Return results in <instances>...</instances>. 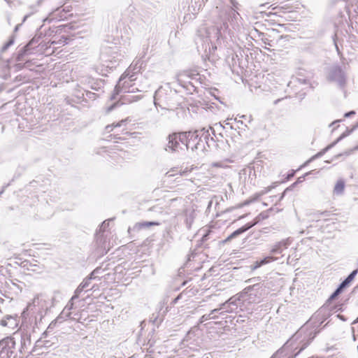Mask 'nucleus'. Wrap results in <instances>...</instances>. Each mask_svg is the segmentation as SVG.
Segmentation results:
<instances>
[{
    "instance_id": "nucleus-39",
    "label": "nucleus",
    "mask_w": 358,
    "mask_h": 358,
    "mask_svg": "<svg viewBox=\"0 0 358 358\" xmlns=\"http://www.w3.org/2000/svg\"><path fill=\"white\" fill-rule=\"evenodd\" d=\"M159 223L156 222H144L140 223L141 227H148L150 226H155V225H159Z\"/></svg>"
},
{
    "instance_id": "nucleus-15",
    "label": "nucleus",
    "mask_w": 358,
    "mask_h": 358,
    "mask_svg": "<svg viewBox=\"0 0 358 358\" xmlns=\"http://www.w3.org/2000/svg\"><path fill=\"white\" fill-rule=\"evenodd\" d=\"M352 131L350 130V131H346L345 132H344L343 134H342L340 137L334 142H333L332 143H331L330 145H329L328 146H327L325 148H324L323 150H322L321 151H320L319 152H317L316 155H313L307 162H310L320 157H322L324 153H326L329 150H330L331 148H332L334 146L336 145V143H338L341 139H343V138L346 137L347 136H348L350 132Z\"/></svg>"
},
{
    "instance_id": "nucleus-1",
    "label": "nucleus",
    "mask_w": 358,
    "mask_h": 358,
    "mask_svg": "<svg viewBox=\"0 0 358 358\" xmlns=\"http://www.w3.org/2000/svg\"><path fill=\"white\" fill-rule=\"evenodd\" d=\"M231 6H224L219 1L213 13L217 15L215 24L209 27H200L195 38L198 52L204 60L215 59V52L222 48L231 38V29L238 30L241 26V17L236 10L239 3L229 0Z\"/></svg>"
},
{
    "instance_id": "nucleus-24",
    "label": "nucleus",
    "mask_w": 358,
    "mask_h": 358,
    "mask_svg": "<svg viewBox=\"0 0 358 358\" xmlns=\"http://www.w3.org/2000/svg\"><path fill=\"white\" fill-rule=\"evenodd\" d=\"M209 129L212 130L213 134H214V130L212 127H209V129L202 128L199 129V134L201 136V138L202 139V141L203 142V146L206 148V145H207L208 147L210 146L209 142L210 141H214V139L213 137H210V134L209 133Z\"/></svg>"
},
{
    "instance_id": "nucleus-9",
    "label": "nucleus",
    "mask_w": 358,
    "mask_h": 358,
    "mask_svg": "<svg viewBox=\"0 0 358 358\" xmlns=\"http://www.w3.org/2000/svg\"><path fill=\"white\" fill-rule=\"evenodd\" d=\"M186 133L187 140L185 141V148L188 150L190 149L192 151L205 150L203 146V142L201 138L199 130L196 129L194 131H185Z\"/></svg>"
},
{
    "instance_id": "nucleus-22",
    "label": "nucleus",
    "mask_w": 358,
    "mask_h": 358,
    "mask_svg": "<svg viewBox=\"0 0 358 358\" xmlns=\"http://www.w3.org/2000/svg\"><path fill=\"white\" fill-rule=\"evenodd\" d=\"M0 325L7 327L9 329H14L17 327V320L16 317L12 315H6L0 320Z\"/></svg>"
},
{
    "instance_id": "nucleus-52",
    "label": "nucleus",
    "mask_w": 358,
    "mask_h": 358,
    "mask_svg": "<svg viewBox=\"0 0 358 358\" xmlns=\"http://www.w3.org/2000/svg\"><path fill=\"white\" fill-rule=\"evenodd\" d=\"M319 214L320 215H323V216H327L329 215V212H327V211L320 212Z\"/></svg>"
},
{
    "instance_id": "nucleus-40",
    "label": "nucleus",
    "mask_w": 358,
    "mask_h": 358,
    "mask_svg": "<svg viewBox=\"0 0 358 358\" xmlns=\"http://www.w3.org/2000/svg\"><path fill=\"white\" fill-rule=\"evenodd\" d=\"M14 41L13 39H10L8 42H6L3 47L1 48V52H5L7 50V49L13 44Z\"/></svg>"
},
{
    "instance_id": "nucleus-41",
    "label": "nucleus",
    "mask_w": 358,
    "mask_h": 358,
    "mask_svg": "<svg viewBox=\"0 0 358 358\" xmlns=\"http://www.w3.org/2000/svg\"><path fill=\"white\" fill-rule=\"evenodd\" d=\"M85 96L87 99L94 100L97 97L96 94L94 92H91L90 91L85 90Z\"/></svg>"
},
{
    "instance_id": "nucleus-26",
    "label": "nucleus",
    "mask_w": 358,
    "mask_h": 358,
    "mask_svg": "<svg viewBox=\"0 0 358 358\" xmlns=\"http://www.w3.org/2000/svg\"><path fill=\"white\" fill-rule=\"evenodd\" d=\"M34 43V41H30L28 44L21 48L17 53V60L22 61L23 57L31 53V45Z\"/></svg>"
},
{
    "instance_id": "nucleus-21",
    "label": "nucleus",
    "mask_w": 358,
    "mask_h": 358,
    "mask_svg": "<svg viewBox=\"0 0 358 358\" xmlns=\"http://www.w3.org/2000/svg\"><path fill=\"white\" fill-rule=\"evenodd\" d=\"M196 216V212L193 207L186 208L184 212L185 222L188 229H190Z\"/></svg>"
},
{
    "instance_id": "nucleus-17",
    "label": "nucleus",
    "mask_w": 358,
    "mask_h": 358,
    "mask_svg": "<svg viewBox=\"0 0 358 358\" xmlns=\"http://www.w3.org/2000/svg\"><path fill=\"white\" fill-rule=\"evenodd\" d=\"M151 22L152 18L149 17L146 19L141 17L138 20L133 22L131 24L137 30V31L141 33L148 29V26Z\"/></svg>"
},
{
    "instance_id": "nucleus-47",
    "label": "nucleus",
    "mask_w": 358,
    "mask_h": 358,
    "mask_svg": "<svg viewBox=\"0 0 358 358\" xmlns=\"http://www.w3.org/2000/svg\"><path fill=\"white\" fill-rule=\"evenodd\" d=\"M174 171H175V170H174V169H173V170H171V171H168V172L166 173V176H167V177H171V176H173L176 175L177 173H172V172H174Z\"/></svg>"
},
{
    "instance_id": "nucleus-57",
    "label": "nucleus",
    "mask_w": 358,
    "mask_h": 358,
    "mask_svg": "<svg viewBox=\"0 0 358 358\" xmlns=\"http://www.w3.org/2000/svg\"><path fill=\"white\" fill-rule=\"evenodd\" d=\"M340 122V120L334 121V122H332L329 126H330V127H331V126H333L334 124H335L336 123H337V122Z\"/></svg>"
},
{
    "instance_id": "nucleus-54",
    "label": "nucleus",
    "mask_w": 358,
    "mask_h": 358,
    "mask_svg": "<svg viewBox=\"0 0 358 358\" xmlns=\"http://www.w3.org/2000/svg\"><path fill=\"white\" fill-rule=\"evenodd\" d=\"M303 179H304V177L299 178L296 183L301 182L302 181H303Z\"/></svg>"
},
{
    "instance_id": "nucleus-64",
    "label": "nucleus",
    "mask_w": 358,
    "mask_h": 358,
    "mask_svg": "<svg viewBox=\"0 0 358 358\" xmlns=\"http://www.w3.org/2000/svg\"><path fill=\"white\" fill-rule=\"evenodd\" d=\"M357 9H358V0H357Z\"/></svg>"
},
{
    "instance_id": "nucleus-43",
    "label": "nucleus",
    "mask_w": 358,
    "mask_h": 358,
    "mask_svg": "<svg viewBox=\"0 0 358 358\" xmlns=\"http://www.w3.org/2000/svg\"><path fill=\"white\" fill-rule=\"evenodd\" d=\"M241 123V124H243V122L241 120L236 121V118L235 119V123L234 124L233 123H227V125H230V128L232 129H236V127H238V124Z\"/></svg>"
},
{
    "instance_id": "nucleus-38",
    "label": "nucleus",
    "mask_w": 358,
    "mask_h": 358,
    "mask_svg": "<svg viewBox=\"0 0 358 358\" xmlns=\"http://www.w3.org/2000/svg\"><path fill=\"white\" fill-rule=\"evenodd\" d=\"M92 279L88 276L80 284L84 289L87 288L91 283Z\"/></svg>"
},
{
    "instance_id": "nucleus-2",
    "label": "nucleus",
    "mask_w": 358,
    "mask_h": 358,
    "mask_svg": "<svg viewBox=\"0 0 358 358\" xmlns=\"http://www.w3.org/2000/svg\"><path fill=\"white\" fill-rule=\"evenodd\" d=\"M316 334V331H307L304 327H301L271 358H294L307 348Z\"/></svg>"
},
{
    "instance_id": "nucleus-27",
    "label": "nucleus",
    "mask_w": 358,
    "mask_h": 358,
    "mask_svg": "<svg viewBox=\"0 0 358 358\" xmlns=\"http://www.w3.org/2000/svg\"><path fill=\"white\" fill-rule=\"evenodd\" d=\"M56 324H57V321H52L50 324L49 326L48 327L47 329L45 331H44L42 334V336L41 337V338L38 341V343H43V345L47 346V344L48 343V341H43V338H45L48 336V334L49 332H51L53 329L56 326Z\"/></svg>"
},
{
    "instance_id": "nucleus-45",
    "label": "nucleus",
    "mask_w": 358,
    "mask_h": 358,
    "mask_svg": "<svg viewBox=\"0 0 358 358\" xmlns=\"http://www.w3.org/2000/svg\"><path fill=\"white\" fill-rule=\"evenodd\" d=\"M220 309H218L217 308H215L213 310H212L210 313H208L209 315H212V316H217V314H220Z\"/></svg>"
},
{
    "instance_id": "nucleus-34",
    "label": "nucleus",
    "mask_w": 358,
    "mask_h": 358,
    "mask_svg": "<svg viewBox=\"0 0 358 358\" xmlns=\"http://www.w3.org/2000/svg\"><path fill=\"white\" fill-rule=\"evenodd\" d=\"M141 99L139 96L125 95L122 97L124 101L133 102L136 101Z\"/></svg>"
},
{
    "instance_id": "nucleus-36",
    "label": "nucleus",
    "mask_w": 358,
    "mask_h": 358,
    "mask_svg": "<svg viewBox=\"0 0 358 358\" xmlns=\"http://www.w3.org/2000/svg\"><path fill=\"white\" fill-rule=\"evenodd\" d=\"M343 287L339 285L337 289L333 292V294L330 296L329 299L332 300L336 299L343 290Z\"/></svg>"
},
{
    "instance_id": "nucleus-6",
    "label": "nucleus",
    "mask_w": 358,
    "mask_h": 358,
    "mask_svg": "<svg viewBox=\"0 0 358 358\" xmlns=\"http://www.w3.org/2000/svg\"><path fill=\"white\" fill-rule=\"evenodd\" d=\"M176 96L177 94L175 92L160 87L155 93V105L156 106L159 105L163 108L172 109L177 106V103L174 101Z\"/></svg>"
},
{
    "instance_id": "nucleus-35",
    "label": "nucleus",
    "mask_w": 358,
    "mask_h": 358,
    "mask_svg": "<svg viewBox=\"0 0 358 358\" xmlns=\"http://www.w3.org/2000/svg\"><path fill=\"white\" fill-rule=\"evenodd\" d=\"M218 316H212L209 314L202 315L199 319V323L201 324L207 320L217 319Z\"/></svg>"
},
{
    "instance_id": "nucleus-11",
    "label": "nucleus",
    "mask_w": 358,
    "mask_h": 358,
    "mask_svg": "<svg viewBox=\"0 0 358 358\" xmlns=\"http://www.w3.org/2000/svg\"><path fill=\"white\" fill-rule=\"evenodd\" d=\"M15 348L14 338L8 336L0 341V358H12Z\"/></svg>"
},
{
    "instance_id": "nucleus-48",
    "label": "nucleus",
    "mask_w": 358,
    "mask_h": 358,
    "mask_svg": "<svg viewBox=\"0 0 358 358\" xmlns=\"http://www.w3.org/2000/svg\"><path fill=\"white\" fill-rule=\"evenodd\" d=\"M92 89L96 91H99L101 89V86H99V83L96 84V86L92 85Z\"/></svg>"
},
{
    "instance_id": "nucleus-13",
    "label": "nucleus",
    "mask_w": 358,
    "mask_h": 358,
    "mask_svg": "<svg viewBox=\"0 0 358 358\" xmlns=\"http://www.w3.org/2000/svg\"><path fill=\"white\" fill-rule=\"evenodd\" d=\"M83 290H84V288L80 285H79V286L75 290L73 296L71 297L70 301L66 305L65 308L63 310V311L62 312V313L59 316L58 319L59 318H64V317H70L71 313L69 312V310L71 309H72V308H73V301H74L75 299H78L79 297L80 294Z\"/></svg>"
},
{
    "instance_id": "nucleus-44",
    "label": "nucleus",
    "mask_w": 358,
    "mask_h": 358,
    "mask_svg": "<svg viewBox=\"0 0 358 358\" xmlns=\"http://www.w3.org/2000/svg\"><path fill=\"white\" fill-rule=\"evenodd\" d=\"M271 187H265L264 189H262L260 192L257 194L256 199L258 198L260 196H262L266 193H268L271 190Z\"/></svg>"
},
{
    "instance_id": "nucleus-20",
    "label": "nucleus",
    "mask_w": 358,
    "mask_h": 358,
    "mask_svg": "<svg viewBox=\"0 0 358 358\" xmlns=\"http://www.w3.org/2000/svg\"><path fill=\"white\" fill-rule=\"evenodd\" d=\"M309 85V80L302 76H294L291 80L288 83L287 86L291 88H296V90L302 85L308 86Z\"/></svg>"
},
{
    "instance_id": "nucleus-31",
    "label": "nucleus",
    "mask_w": 358,
    "mask_h": 358,
    "mask_svg": "<svg viewBox=\"0 0 358 358\" xmlns=\"http://www.w3.org/2000/svg\"><path fill=\"white\" fill-rule=\"evenodd\" d=\"M357 273V270H354L340 284L341 287L345 288L350 282L355 278V275Z\"/></svg>"
},
{
    "instance_id": "nucleus-59",
    "label": "nucleus",
    "mask_w": 358,
    "mask_h": 358,
    "mask_svg": "<svg viewBox=\"0 0 358 358\" xmlns=\"http://www.w3.org/2000/svg\"><path fill=\"white\" fill-rule=\"evenodd\" d=\"M358 323V317L352 322V324Z\"/></svg>"
},
{
    "instance_id": "nucleus-61",
    "label": "nucleus",
    "mask_w": 358,
    "mask_h": 358,
    "mask_svg": "<svg viewBox=\"0 0 358 358\" xmlns=\"http://www.w3.org/2000/svg\"><path fill=\"white\" fill-rule=\"evenodd\" d=\"M10 281L13 285L17 286V285L12 280H10Z\"/></svg>"
},
{
    "instance_id": "nucleus-56",
    "label": "nucleus",
    "mask_w": 358,
    "mask_h": 358,
    "mask_svg": "<svg viewBox=\"0 0 358 358\" xmlns=\"http://www.w3.org/2000/svg\"><path fill=\"white\" fill-rule=\"evenodd\" d=\"M334 43H335V46H336V50H337L338 53L340 54L339 48H338L336 43L335 41H334Z\"/></svg>"
},
{
    "instance_id": "nucleus-4",
    "label": "nucleus",
    "mask_w": 358,
    "mask_h": 358,
    "mask_svg": "<svg viewBox=\"0 0 358 358\" xmlns=\"http://www.w3.org/2000/svg\"><path fill=\"white\" fill-rule=\"evenodd\" d=\"M265 294L266 289L262 284L257 283L245 287L238 296H234L227 300L230 313H236L245 301H248L249 303H259L262 296Z\"/></svg>"
},
{
    "instance_id": "nucleus-60",
    "label": "nucleus",
    "mask_w": 358,
    "mask_h": 358,
    "mask_svg": "<svg viewBox=\"0 0 358 358\" xmlns=\"http://www.w3.org/2000/svg\"><path fill=\"white\" fill-rule=\"evenodd\" d=\"M42 0H38L37 2V6H38L40 3H41Z\"/></svg>"
},
{
    "instance_id": "nucleus-37",
    "label": "nucleus",
    "mask_w": 358,
    "mask_h": 358,
    "mask_svg": "<svg viewBox=\"0 0 358 358\" xmlns=\"http://www.w3.org/2000/svg\"><path fill=\"white\" fill-rule=\"evenodd\" d=\"M101 271V268L98 267L96 268L89 275V277L92 279H96L97 278V275L100 274Z\"/></svg>"
},
{
    "instance_id": "nucleus-5",
    "label": "nucleus",
    "mask_w": 358,
    "mask_h": 358,
    "mask_svg": "<svg viewBox=\"0 0 358 358\" xmlns=\"http://www.w3.org/2000/svg\"><path fill=\"white\" fill-rule=\"evenodd\" d=\"M143 64V62L141 59H138L135 62H134L126 70V71L121 76L120 78L117 85L115 87L114 89V94L111 96V99H115V96L119 94L121 92H130L129 90V88L130 85L129 84H127V82L124 81V80L128 78L129 81H134L136 80V78L135 77V75L140 72L141 69L142 67V65ZM134 89H133L131 92H134Z\"/></svg>"
},
{
    "instance_id": "nucleus-55",
    "label": "nucleus",
    "mask_w": 358,
    "mask_h": 358,
    "mask_svg": "<svg viewBox=\"0 0 358 358\" xmlns=\"http://www.w3.org/2000/svg\"><path fill=\"white\" fill-rule=\"evenodd\" d=\"M208 236H209V233L203 235V238H202L203 241H206L208 239Z\"/></svg>"
},
{
    "instance_id": "nucleus-19",
    "label": "nucleus",
    "mask_w": 358,
    "mask_h": 358,
    "mask_svg": "<svg viewBox=\"0 0 358 358\" xmlns=\"http://www.w3.org/2000/svg\"><path fill=\"white\" fill-rule=\"evenodd\" d=\"M290 244L291 241L289 238L278 242L271 247V254H281L283 252V250L287 249Z\"/></svg>"
},
{
    "instance_id": "nucleus-33",
    "label": "nucleus",
    "mask_w": 358,
    "mask_h": 358,
    "mask_svg": "<svg viewBox=\"0 0 358 358\" xmlns=\"http://www.w3.org/2000/svg\"><path fill=\"white\" fill-rule=\"evenodd\" d=\"M130 121L129 118V117H127L124 120H122L121 121H120L119 122H117L116 124H111V125H108L106 129L108 131H112L113 128V127H121L122 125H123L124 124H125L126 122Z\"/></svg>"
},
{
    "instance_id": "nucleus-51",
    "label": "nucleus",
    "mask_w": 358,
    "mask_h": 358,
    "mask_svg": "<svg viewBox=\"0 0 358 358\" xmlns=\"http://www.w3.org/2000/svg\"><path fill=\"white\" fill-rule=\"evenodd\" d=\"M117 105V103L113 104L111 106H110L108 108V111L109 112V111H111L112 110H113V108H115Z\"/></svg>"
},
{
    "instance_id": "nucleus-23",
    "label": "nucleus",
    "mask_w": 358,
    "mask_h": 358,
    "mask_svg": "<svg viewBox=\"0 0 358 358\" xmlns=\"http://www.w3.org/2000/svg\"><path fill=\"white\" fill-rule=\"evenodd\" d=\"M255 224V223L249 222L243 226L242 227L236 229L224 240V243H227L231 241V239L237 237L238 236L242 234L243 233L245 232L246 231L252 228Z\"/></svg>"
},
{
    "instance_id": "nucleus-30",
    "label": "nucleus",
    "mask_w": 358,
    "mask_h": 358,
    "mask_svg": "<svg viewBox=\"0 0 358 358\" xmlns=\"http://www.w3.org/2000/svg\"><path fill=\"white\" fill-rule=\"evenodd\" d=\"M48 46L46 47L47 50H51V52L50 53H53L55 52V50L57 48V45H64V41L59 40L58 41H52L48 43Z\"/></svg>"
},
{
    "instance_id": "nucleus-42",
    "label": "nucleus",
    "mask_w": 358,
    "mask_h": 358,
    "mask_svg": "<svg viewBox=\"0 0 358 358\" xmlns=\"http://www.w3.org/2000/svg\"><path fill=\"white\" fill-rule=\"evenodd\" d=\"M212 166L213 167H217V168H223V169H226V168L229 167L228 165H227L224 163L221 162L213 163L212 164Z\"/></svg>"
},
{
    "instance_id": "nucleus-12",
    "label": "nucleus",
    "mask_w": 358,
    "mask_h": 358,
    "mask_svg": "<svg viewBox=\"0 0 358 358\" xmlns=\"http://www.w3.org/2000/svg\"><path fill=\"white\" fill-rule=\"evenodd\" d=\"M328 78L329 80L336 83L340 87H343L345 85V73L338 66H334L330 69Z\"/></svg>"
},
{
    "instance_id": "nucleus-10",
    "label": "nucleus",
    "mask_w": 358,
    "mask_h": 358,
    "mask_svg": "<svg viewBox=\"0 0 358 358\" xmlns=\"http://www.w3.org/2000/svg\"><path fill=\"white\" fill-rule=\"evenodd\" d=\"M109 222L110 220H105L103 222L99 227V231H96L95 235L97 250H99V255L101 256L106 254L108 250L104 232L109 225Z\"/></svg>"
},
{
    "instance_id": "nucleus-3",
    "label": "nucleus",
    "mask_w": 358,
    "mask_h": 358,
    "mask_svg": "<svg viewBox=\"0 0 358 358\" xmlns=\"http://www.w3.org/2000/svg\"><path fill=\"white\" fill-rule=\"evenodd\" d=\"M51 306L52 299L48 296L43 294L36 295L22 313V323L29 317L31 322L34 323L33 328L38 327Z\"/></svg>"
},
{
    "instance_id": "nucleus-32",
    "label": "nucleus",
    "mask_w": 358,
    "mask_h": 358,
    "mask_svg": "<svg viewBox=\"0 0 358 358\" xmlns=\"http://www.w3.org/2000/svg\"><path fill=\"white\" fill-rule=\"evenodd\" d=\"M229 304L228 303V301H226L225 302L221 303L220 305V307L218 308V309H220V315H224V313H231L229 310H230V308H229Z\"/></svg>"
},
{
    "instance_id": "nucleus-18",
    "label": "nucleus",
    "mask_w": 358,
    "mask_h": 358,
    "mask_svg": "<svg viewBox=\"0 0 358 358\" xmlns=\"http://www.w3.org/2000/svg\"><path fill=\"white\" fill-rule=\"evenodd\" d=\"M199 76L196 70H189L183 71L178 75V80L179 83H185L187 79L197 80Z\"/></svg>"
},
{
    "instance_id": "nucleus-28",
    "label": "nucleus",
    "mask_w": 358,
    "mask_h": 358,
    "mask_svg": "<svg viewBox=\"0 0 358 358\" xmlns=\"http://www.w3.org/2000/svg\"><path fill=\"white\" fill-rule=\"evenodd\" d=\"M344 189H345V182L343 180H339L335 187H334V194H337V195H341L343 194V191H344Z\"/></svg>"
},
{
    "instance_id": "nucleus-7",
    "label": "nucleus",
    "mask_w": 358,
    "mask_h": 358,
    "mask_svg": "<svg viewBox=\"0 0 358 358\" xmlns=\"http://www.w3.org/2000/svg\"><path fill=\"white\" fill-rule=\"evenodd\" d=\"M122 55L118 53L116 48H104L100 56L101 65L106 69L115 68L122 59Z\"/></svg>"
},
{
    "instance_id": "nucleus-25",
    "label": "nucleus",
    "mask_w": 358,
    "mask_h": 358,
    "mask_svg": "<svg viewBox=\"0 0 358 358\" xmlns=\"http://www.w3.org/2000/svg\"><path fill=\"white\" fill-rule=\"evenodd\" d=\"M276 259H277V258H275L272 256H267L259 261H256L252 265H251V266H250L251 269L255 270V269L261 267L262 266L265 265L268 263H271Z\"/></svg>"
},
{
    "instance_id": "nucleus-46",
    "label": "nucleus",
    "mask_w": 358,
    "mask_h": 358,
    "mask_svg": "<svg viewBox=\"0 0 358 358\" xmlns=\"http://www.w3.org/2000/svg\"><path fill=\"white\" fill-rule=\"evenodd\" d=\"M355 112L354 110H351L348 113H346L344 116L345 117H351L352 115H355Z\"/></svg>"
},
{
    "instance_id": "nucleus-29",
    "label": "nucleus",
    "mask_w": 358,
    "mask_h": 358,
    "mask_svg": "<svg viewBox=\"0 0 358 358\" xmlns=\"http://www.w3.org/2000/svg\"><path fill=\"white\" fill-rule=\"evenodd\" d=\"M31 344V335L28 332H23L21 336L22 348H26L27 345Z\"/></svg>"
},
{
    "instance_id": "nucleus-53",
    "label": "nucleus",
    "mask_w": 358,
    "mask_h": 358,
    "mask_svg": "<svg viewBox=\"0 0 358 358\" xmlns=\"http://www.w3.org/2000/svg\"><path fill=\"white\" fill-rule=\"evenodd\" d=\"M190 335V332H189L187 334V335L186 336V337L183 339V341H182V344L185 345V342H187V337Z\"/></svg>"
},
{
    "instance_id": "nucleus-62",
    "label": "nucleus",
    "mask_w": 358,
    "mask_h": 358,
    "mask_svg": "<svg viewBox=\"0 0 358 358\" xmlns=\"http://www.w3.org/2000/svg\"><path fill=\"white\" fill-rule=\"evenodd\" d=\"M4 192V187L2 189V190L0 192V196Z\"/></svg>"
},
{
    "instance_id": "nucleus-58",
    "label": "nucleus",
    "mask_w": 358,
    "mask_h": 358,
    "mask_svg": "<svg viewBox=\"0 0 358 358\" xmlns=\"http://www.w3.org/2000/svg\"><path fill=\"white\" fill-rule=\"evenodd\" d=\"M186 172H187V171H183L182 172L180 171L179 174H180V176H182V175L185 174Z\"/></svg>"
},
{
    "instance_id": "nucleus-14",
    "label": "nucleus",
    "mask_w": 358,
    "mask_h": 358,
    "mask_svg": "<svg viewBox=\"0 0 358 358\" xmlns=\"http://www.w3.org/2000/svg\"><path fill=\"white\" fill-rule=\"evenodd\" d=\"M71 10L66 8H62V7L57 8L55 10H53L49 15L48 20L50 21L56 20L58 21L64 20L67 18L68 15H69V13Z\"/></svg>"
},
{
    "instance_id": "nucleus-50",
    "label": "nucleus",
    "mask_w": 358,
    "mask_h": 358,
    "mask_svg": "<svg viewBox=\"0 0 358 358\" xmlns=\"http://www.w3.org/2000/svg\"><path fill=\"white\" fill-rule=\"evenodd\" d=\"M180 296H181V295L180 294V295H178L177 297H176V298L173 300L172 303H173V304H176V303H177V302H178V301L180 299Z\"/></svg>"
},
{
    "instance_id": "nucleus-8",
    "label": "nucleus",
    "mask_w": 358,
    "mask_h": 358,
    "mask_svg": "<svg viewBox=\"0 0 358 358\" xmlns=\"http://www.w3.org/2000/svg\"><path fill=\"white\" fill-rule=\"evenodd\" d=\"M186 133L178 132L173 133L168 136V143L165 150L168 152H178L182 150V146L185 147Z\"/></svg>"
},
{
    "instance_id": "nucleus-63",
    "label": "nucleus",
    "mask_w": 358,
    "mask_h": 358,
    "mask_svg": "<svg viewBox=\"0 0 358 358\" xmlns=\"http://www.w3.org/2000/svg\"><path fill=\"white\" fill-rule=\"evenodd\" d=\"M184 352H187V354H186L187 355H190L189 352L187 351V350H185Z\"/></svg>"
},
{
    "instance_id": "nucleus-49",
    "label": "nucleus",
    "mask_w": 358,
    "mask_h": 358,
    "mask_svg": "<svg viewBox=\"0 0 358 358\" xmlns=\"http://www.w3.org/2000/svg\"><path fill=\"white\" fill-rule=\"evenodd\" d=\"M288 190V188H287L281 194V196L279 197V199H278V201H281L283 197L285 196V194L286 193V192Z\"/></svg>"
},
{
    "instance_id": "nucleus-16",
    "label": "nucleus",
    "mask_w": 358,
    "mask_h": 358,
    "mask_svg": "<svg viewBox=\"0 0 358 358\" xmlns=\"http://www.w3.org/2000/svg\"><path fill=\"white\" fill-rule=\"evenodd\" d=\"M329 315L328 310L326 308H321L319 309L310 318V322L316 325L320 322L321 324Z\"/></svg>"
}]
</instances>
